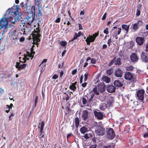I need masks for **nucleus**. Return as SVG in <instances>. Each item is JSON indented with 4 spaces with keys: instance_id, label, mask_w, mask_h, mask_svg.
I'll use <instances>...</instances> for the list:
<instances>
[{
    "instance_id": "obj_1",
    "label": "nucleus",
    "mask_w": 148,
    "mask_h": 148,
    "mask_svg": "<svg viewBox=\"0 0 148 148\" xmlns=\"http://www.w3.org/2000/svg\"><path fill=\"white\" fill-rule=\"evenodd\" d=\"M106 85L103 82L100 83L98 85L95 86L93 89L92 91L97 95H99L100 93L99 92H103L105 90Z\"/></svg>"
},
{
    "instance_id": "obj_2",
    "label": "nucleus",
    "mask_w": 148,
    "mask_h": 148,
    "mask_svg": "<svg viewBox=\"0 0 148 148\" xmlns=\"http://www.w3.org/2000/svg\"><path fill=\"white\" fill-rule=\"evenodd\" d=\"M16 11V12L9 11L8 16L6 18H10L12 20H14L15 22H18L21 19L20 16L18 14V11L17 10Z\"/></svg>"
},
{
    "instance_id": "obj_3",
    "label": "nucleus",
    "mask_w": 148,
    "mask_h": 148,
    "mask_svg": "<svg viewBox=\"0 0 148 148\" xmlns=\"http://www.w3.org/2000/svg\"><path fill=\"white\" fill-rule=\"evenodd\" d=\"M34 20V18L32 16H28L25 18V21L24 22L27 25H25L26 29H24V33L25 32V30L27 31H29L31 29V25Z\"/></svg>"
},
{
    "instance_id": "obj_4",
    "label": "nucleus",
    "mask_w": 148,
    "mask_h": 148,
    "mask_svg": "<svg viewBox=\"0 0 148 148\" xmlns=\"http://www.w3.org/2000/svg\"><path fill=\"white\" fill-rule=\"evenodd\" d=\"M95 132L99 136H102L105 133V129L102 125L101 122H98V125L95 128Z\"/></svg>"
},
{
    "instance_id": "obj_5",
    "label": "nucleus",
    "mask_w": 148,
    "mask_h": 148,
    "mask_svg": "<svg viewBox=\"0 0 148 148\" xmlns=\"http://www.w3.org/2000/svg\"><path fill=\"white\" fill-rule=\"evenodd\" d=\"M8 25V22L6 18H1L0 20V29L3 27H4V29L2 31V35H3L4 33L7 31L8 29L7 26Z\"/></svg>"
},
{
    "instance_id": "obj_6",
    "label": "nucleus",
    "mask_w": 148,
    "mask_h": 148,
    "mask_svg": "<svg viewBox=\"0 0 148 148\" xmlns=\"http://www.w3.org/2000/svg\"><path fill=\"white\" fill-rule=\"evenodd\" d=\"M114 63L115 65L120 66L121 64V58H116V57H114L109 63V66H111Z\"/></svg>"
},
{
    "instance_id": "obj_7",
    "label": "nucleus",
    "mask_w": 148,
    "mask_h": 148,
    "mask_svg": "<svg viewBox=\"0 0 148 148\" xmlns=\"http://www.w3.org/2000/svg\"><path fill=\"white\" fill-rule=\"evenodd\" d=\"M10 37L13 40H16L18 39V35L15 29L11 30L10 32Z\"/></svg>"
},
{
    "instance_id": "obj_8",
    "label": "nucleus",
    "mask_w": 148,
    "mask_h": 148,
    "mask_svg": "<svg viewBox=\"0 0 148 148\" xmlns=\"http://www.w3.org/2000/svg\"><path fill=\"white\" fill-rule=\"evenodd\" d=\"M145 91L144 90L141 89L138 90L137 92V97L138 99L141 101L144 100V93Z\"/></svg>"
},
{
    "instance_id": "obj_9",
    "label": "nucleus",
    "mask_w": 148,
    "mask_h": 148,
    "mask_svg": "<svg viewBox=\"0 0 148 148\" xmlns=\"http://www.w3.org/2000/svg\"><path fill=\"white\" fill-rule=\"evenodd\" d=\"M107 136L109 139H112L115 137V134L112 128H110L107 132Z\"/></svg>"
},
{
    "instance_id": "obj_10",
    "label": "nucleus",
    "mask_w": 148,
    "mask_h": 148,
    "mask_svg": "<svg viewBox=\"0 0 148 148\" xmlns=\"http://www.w3.org/2000/svg\"><path fill=\"white\" fill-rule=\"evenodd\" d=\"M130 59L132 62L135 63L138 61L139 58L136 53H132L130 56Z\"/></svg>"
},
{
    "instance_id": "obj_11",
    "label": "nucleus",
    "mask_w": 148,
    "mask_h": 148,
    "mask_svg": "<svg viewBox=\"0 0 148 148\" xmlns=\"http://www.w3.org/2000/svg\"><path fill=\"white\" fill-rule=\"evenodd\" d=\"M141 59L143 62H148V56L147 55V53L142 52L141 53Z\"/></svg>"
},
{
    "instance_id": "obj_12",
    "label": "nucleus",
    "mask_w": 148,
    "mask_h": 148,
    "mask_svg": "<svg viewBox=\"0 0 148 148\" xmlns=\"http://www.w3.org/2000/svg\"><path fill=\"white\" fill-rule=\"evenodd\" d=\"M93 113L95 116L96 117L97 119L101 120L103 119V112H98L96 111H95L93 112Z\"/></svg>"
},
{
    "instance_id": "obj_13",
    "label": "nucleus",
    "mask_w": 148,
    "mask_h": 148,
    "mask_svg": "<svg viewBox=\"0 0 148 148\" xmlns=\"http://www.w3.org/2000/svg\"><path fill=\"white\" fill-rule=\"evenodd\" d=\"M107 91L110 93L114 92H115L116 88L113 85H107L106 87Z\"/></svg>"
},
{
    "instance_id": "obj_14",
    "label": "nucleus",
    "mask_w": 148,
    "mask_h": 148,
    "mask_svg": "<svg viewBox=\"0 0 148 148\" xmlns=\"http://www.w3.org/2000/svg\"><path fill=\"white\" fill-rule=\"evenodd\" d=\"M123 74V72L120 68L116 69L114 73V75L116 77H121Z\"/></svg>"
},
{
    "instance_id": "obj_15",
    "label": "nucleus",
    "mask_w": 148,
    "mask_h": 148,
    "mask_svg": "<svg viewBox=\"0 0 148 148\" xmlns=\"http://www.w3.org/2000/svg\"><path fill=\"white\" fill-rule=\"evenodd\" d=\"M88 112L87 110H83L82 112V118L83 121H87L88 119Z\"/></svg>"
},
{
    "instance_id": "obj_16",
    "label": "nucleus",
    "mask_w": 148,
    "mask_h": 148,
    "mask_svg": "<svg viewBox=\"0 0 148 148\" xmlns=\"http://www.w3.org/2000/svg\"><path fill=\"white\" fill-rule=\"evenodd\" d=\"M114 98L111 96L108 97L107 100V106L108 107L112 106V104L114 102Z\"/></svg>"
},
{
    "instance_id": "obj_17",
    "label": "nucleus",
    "mask_w": 148,
    "mask_h": 148,
    "mask_svg": "<svg viewBox=\"0 0 148 148\" xmlns=\"http://www.w3.org/2000/svg\"><path fill=\"white\" fill-rule=\"evenodd\" d=\"M95 39L92 35H89V36L85 40V41L87 45H90V43L94 42Z\"/></svg>"
},
{
    "instance_id": "obj_18",
    "label": "nucleus",
    "mask_w": 148,
    "mask_h": 148,
    "mask_svg": "<svg viewBox=\"0 0 148 148\" xmlns=\"http://www.w3.org/2000/svg\"><path fill=\"white\" fill-rule=\"evenodd\" d=\"M26 64H23L22 65L20 64V62H16L15 66L16 68L18 69V70H20L21 69H23L26 67Z\"/></svg>"
},
{
    "instance_id": "obj_19",
    "label": "nucleus",
    "mask_w": 148,
    "mask_h": 148,
    "mask_svg": "<svg viewBox=\"0 0 148 148\" xmlns=\"http://www.w3.org/2000/svg\"><path fill=\"white\" fill-rule=\"evenodd\" d=\"M144 40V38L142 37H137L136 38V41L138 44L140 45H142Z\"/></svg>"
},
{
    "instance_id": "obj_20",
    "label": "nucleus",
    "mask_w": 148,
    "mask_h": 148,
    "mask_svg": "<svg viewBox=\"0 0 148 148\" xmlns=\"http://www.w3.org/2000/svg\"><path fill=\"white\" fill-rule=\"evenodd\" d=\"M113 84L115 87H121L123 86V82H121L119 80H117L114 81Z\"/></svg>"
},
{
    "instance_id": "obj_21",
    "label": "nucleus",
    "mask_w": 148,
    "mask_h": 148,
    "mask_svg": "<svg viewBox=\"0 0 148 148\" xmlns=\"http://www.w3.org/2000/svg\"><path fill=\"white\" fill-rule=\"evenodd\" d=\"M125 78L126 80H131L133 78V75L130 72H126L125 74Z\"/></svg>"
},
{
    "instance_id": "obj_22",
    "label": "nucleus",
    "mask_w": 148,
    "mask_h": 148,
    "mask_svg": "<svg viewBox=\"0 0 148 148\" xmlns=\"http://www.w3.org/2000/svg\"><path fill=\"white\" fill-rule=\"evenodd\" d=\"M39 125H40V126H38V129H40V133L42 134L45 125V122L44 121H42L41 123H39Z\"/></svg>"
},
{
    "instance_id": "obj_23",
    "label": "nucleus",
    "mask_w": 148,
    "mask_h": 148,
    "mask_svg": "<svg viewBox=\"0 0 148 148\" xmlns=\"http://www.w3.org/2000/svg\"><path fill=\"white\" fill-rule=\"evenodd\" d=\"M107 106L105 103H102L99 106V109L102 111H104L106 108H107Z\"/></svg>"
},
{
    "instance_id": "obj_24",
    "label": "nucleus",
    "mask_w": 148,
    "mask_h": 148,
    "mask_svg": "<svg viewBox=\"0 0 148 148\" xmlns=\"http://www.w3.org/2000/svg\"><path fill=\"white\" fill-rule=\"evenodd\" d=\"M130 25H127L125 24H123L122 25V28L123 29H124L126 31V33L127 34L128 33Z\"/></svg>"
},
{
    "instance_id": "obj_25",
    "label": "nucleus",
    "mask_w": 148,
    "mask_h": 148,
    "mask_svg": "<svg viewBox=\"0 0 148 148\" xmlns=\"http://www.w3.org/2000/svg\"><path fill=\"white\" fill-rule=\"evenodd\" d=\"M80 130L81 133L84 134L85 133L88 131V129L84 126L82 127L80 129Z\"/></svg>"
},
{
    "instance_id": "obj_26",
    "label": "nucleus",
    "mask_w": 148,
    "mask_h": 148,
    "mask_svg": "<svg viewBox=\"0 0 148 148\" xmlns=\"http://www.w3.org/2000/svg\"><path fill=\"white\" fill-rule=\"evenodd\" d=\"M102 79L103 81L107 83H109L110 81V78L106 76H103L102 78Z\"/></svg>"
},
{
    "instance_id": "obj_27",
    "label": "nucleus",
    "mask_w": 148,
    "mask_h": 148,
    "mask_svg": "<svg viewBox=\"0 0 148 148\" xmlns=\"http://www.w3.org/2000/svg\"><path fill=\"white\" fill-rule=\"evenodd\" d=\"M121 28H119L117 34H113V36L116 39H117L118 38L117 35L121 33Z\"/></svg>"
},
{
    "instance_id": "obj_28",
    "label": "nucleus",
    "mask_w": 148,
    "mask_h": 148,
    "mask_svg": "<svg viewBox=\"0 0 148 148\" xmlns=\"http://www.w3.org/2000/svg\"><path fill=\"white\" fill-rule=\"evenodd\" d=\"M23 9H24L26 11V12H28L30 9V6L27 5V4H25L24 5H23L22 7Z\"/></svg>"
},
{
    "instance_id": "obj_29",
    "label": "nucleus",
    "mask_w": 148,
    "mask_h": 148,
    "mask_svg": "<svg viewBox=\"0 0 148 148\" xmlns=\"http://www.w3.org/2000/svg\"><path fill=\"white\" fill-rule=\"evenodd\" d=\"M134 69V67L131 65L127 66L125 68L126 70L129 71H132Z\"/></svg>"
},
{
    "instance_id": "obj_30",
    "label": "nucleus",
    "mask_w": 148,
    "mask_h": 148,
    "mask_svg": "<svg viewBox=\"0 0 148 148\" xmlns=\"http://www.w3.org/2000/svg\"><path fill=\"white\" fill-rule=\"evenodd\" d=\"M33 36L36 38V40L38 42H39L40 40L39 39V38L41 36V35L40 33L37 34H33Z\"/></svg>"
},
{
    "instance_id": "obj_31",
    "label": "nucleus",
    "mask_w": 148,
    "mask_h": 148,
    "mask_svg": "<svg viewBox=\"0 0 148 148\" xmlns=\"http://www.w3.org/2000/svg\"><path fill=\"white\" fill-rule=\"evenodd\" d=\"M75 127L76 128H77L79 123V119L78 117H77L75 118Z\"/></svg>"
},
{
    "instance_id": "obj_32",
    "label": "nucleus",
    "mask_w": 148,
    "mask_h": 148,
    "mask_svg": "<svg viewBox=\"0 0 148 148\" xmlns=\"http://www.w3.org/2000/svg\"><path fill=\"white\" fill-rule=\"evenodd\" d=\"M113 73V70L112 69H110L107 70L106 71V73L107 75H111Z\"/></svg>"
},
{
    "instance_id": "obj_33",
    "label": "nucleus",
    "mask_w": 148,
    "mask_h": 148,
    "mask_svg": "<svg viewBox=\"0 0 148 148\" xmlns=\"http://www.w3.org/2000/svg\"><path fill=\"white\" fill-rule=\"evenodd\" d=\"M24 21H25V18L24 19L23 18H21L20 20L19 21V23L20 24L21 23L22 24H24L23 25V26L24 27V29H25V25H27L26 24H25V23H24Z\"/></svg>"
},
{
    "instance_id": "obj_34",
    "label": "nucleus",
    "mask_w": 148,
    "mask_h": 148,
    "mask_svg": "<svg viewBox=\"0 0 148 148\" xmlns=\"http://www.w3.org/2000/svg\"><path fill=\"white\" fill-rule=\"evenodd\" d=\"M24 57L23 58V61H21V60H20L19 61L20 62L22 63H25L26 61V60H29V58H27V55H26V54H24Z\"/></svg>"
},
{
    "instance_id": "obj_35",
    "label": "nucleus",
    "mask_w": 148,
    "mask_h": 148,
    "mask_svg": "<svg viewBox=\"0 0 148 148\" xmlns=\"http://www.w3.org/2000/svg\"><path fill=\"white\" fill-rule=\"evenodd\" d=\"M144 117L142 116L138 118V121L140 123H143L144 121Z\"/></svg>"
},
{
    "instance_id": "obj_36",
    "label": "nucleus",
    "mask_w": 148,
    "mask_h": 148,
    "mask_svg": "<svg viewBox=\"0 0 148 148\" xmlns=\"http://www.w3.org/2000/svg\"><path fill=\"white\" fill-rule=\"evenodd\" d=\"M27 54H26V55L29 57H32L33 58L34 56V55L35 53V52H33L32 53H30L29 52L27 51Z\"/></svg>"
},
{
    "instance_id": "obj_37",
    "label": "nucleus",
    "mask_w": 148,
    "mask_h": 148,
    "mask_svg": "<svg viewBox=\"0 0 148 148\" xmlns=\"http://www.w3.org/2000/svg\"><path fill=\"white\" fill-rule=\"evenodd\" d=\"M82 103L84 105H85L86 104H87L86 106H88V104L87 103V100L86 98H85L84 97H83L82 98Z\"/></svg>"
},
{
    "instance_id": "obj_38",
    "label": "nucleus",
    "mask_w": 148,
    "mask_h": 148,
    "mask_svg": "<svg viewBox=\"0 0 148 148\" xmlns=\"http://www.w3.org/2000/svg\"><path fill=\"white\" fill-rule=\"evenodd\" d=\"M69 88L71 90H73V91L75 90L76 89V87L75 85H74L73 84H71L70 85L69 87Z\"/></svg>"
},
{
    "instance_id": "obj_39",
    "label": "nucleus",
    "mask_w": 148,
    "mask_h": 148,
    "mask_svg": "<svg viewBox=\"0 0 148 148\" xmlns=\"http://www.w3.org/2000/svg\"><path fill=\"white\" fill-rule=\"evenodd\" d=\"M133 29L135 31H137L138 29V27L137 23H136L134 24Z\"/></svg>"
},
{
    "instance_id": "obj_40",
    "label": "nucleus",
    "mask_w": 148,
    "mask_h": 148,
    "mask_svg": "<svg viewBox=\"0 0 148 148\" xmlns=\"http://www.w3.org/2000/svg\"><path fill=\"white\" fill-rule=\"evenodd\" d=\"M60 45L63 47H65L67 44L66 42L65 41L62 40L60 42Z\"/></svg>"
},
{
    "instance_id": "obj_41",
    "label": "nucleus",
    "mask_w": 148,
    "mask_h": 148,
    "mask_svg": "<svg viewBox=\"0 0 148 148\" xmlns=\"http://www.w3.org/2000/svg\"><path fill=\"white\" fill-rule=\"evenodd\" d=\"M40 28L39 27H37L36 28V30L34 29V32L35 33H36V34H38L40 33Z\"/></svg>"
},
{
    "instance_id": "obj_42",
    "label": "nucleus",
    "mask_w": 148,
    "mask_h": 148,
    "mask_svg": "<svg viewBox=\"0 0 148 148\" xmlns=\"http://www.w3.org/2000/svg\"><path fill=\"white\" fill-rule=\"evenodd\" d=\"M41 9L40 10V8H38V16L41 18L42 16V13L41 12Z\"/></svg>"
},
{
    "instance_id": "obj_43",
    "label": "nucleus",
    "mask_w": 148,
    "mask_h": 148,
    "mask_svg": "<svg viewBox=\"0 0 148 148\" xmlns=\"http://www.w3.org/2000/svg\"><path fill=\"white\" fill-rule=\"evenodd\" d=\"M88 73L86 72L84 74L85 78L84 79V81L86 82L87 80L88 77Z\"/></svg>"
},
{
    "instance_id": "obj_44",
    "label": "nucleus",
    "mask_w": 148,
    "mask_h": 148,
    "mask_svg": "<svg viewBox=\"0 0 148 148\" xmlns=\"http://www.w3.org/2000/svg\"><path fill=\"white\" fill-rule=\"evenodd\" d=\"M5 109H6L5 112L7 113H8L10 111V110L11 109L9 107V105H7L6 106V107L5 108Z\"/></svg>"
},
{
    "instance_id": "obj_45",
    "label": "nucleus",
    "mask_w": 148,
    "mask_h": 148,
    "mask_svg": "<svg viewBox=\"0 0 148 148\" xmlns=\"http://www.w3.org/2000/svg\"><path fill=\"white\" fill-rule=\"evenodd\" d=\"M99 31H98L97 33H95V34L92 35L94 37L95 39L96 38L99 36Z\"/></svg>"
},
{
    "instance_id": "obj_46",
    "label": "nucleus",
    "mask_w": 148,
    "mask_h": 148,
    "mask_svg": "<svg viewBox=\"0 0 148 148\" xmlns=\"http://www.w3.org/2000/svg\"><path fill=\"white\" fill-rule=\"evenodd\" d=\"M96 62V61L95 59L93 58H91V64H95Z\"/></svg>"
},
{
    "instance_id": "obj_47",
    "label": "nucleus",
    "mask_w": 148,
    "mask_h": 148,
    "mask_svg": "<svg viewBox=\"0 0 148 148\" xmlns=\"http://www.w3.org/2000/svg\"><path fill=\"white\" fill-rule=\"evenodd\" d=\"M140 11L138 9H137L136 10V16H138L139 15H140Z\"/></svg>"
},
{
    "instance_id": "obj_48",
    "label": "nucleus",
    "mask_w": 148,
    "mask_h": 148,
    "mask_svg": "<svg viewBox=\"0 0 148 148\" xmlns=\"http://www.w3.org/2000/svg\"><path fill=\"white\" fill-rule=\"evenodd\" d=\"M41 0H35L36 5L39 6L40 4V1Z\"/></svg>"
},
{
    "instance_id": "obj_49",
    "label": "nucleus",
    "mask_w": 148,
    "mask_h": 148,
    "mask_svg": "<svg viewBox=\"0 0 148 148\" xmlns=\"http://www.w3.org/2000/svg\"><path fill=\"white\" fill-rule=\"evenodd\" d=\"M108 28H106L103 31V33L105 34H108L109 33V32L108 31Z\"/></svg>"
},
{
    "instance_id": "obj_50",
    "label": "nucleus",
    "mask_w": 148,
    "mask_h": 148,
    "mask_svg": "<svg viewBox=\"0 0 148 148\" xmlns=\"http://www.w3.org/2000/svg\"><path fill=\"white\" fill-rule=\"evenodd\" d=\"M58 77V75L56 74L54 75L52 77V79H56Z\"/></svg>"
},
{
    "instance_id": "obj_51",
    "label": "nucleus",
    "mask_w": 148,
    "mask_h": 148,
    "mask_svg": "<svg viewBox=\"0 0 148 148\" xmlns=\"http://www.w3.org/2000/svg\"><path fill=\"white\" fill-rule=\"evenodd\" d=\"M93 126L94 127H97L98 125V123H97V122L94 121L92 123Z\"/></svg>"
},
{
    "instance_id": "obj_52",
    "label": "nucleus",
    "mask_w": 148,
    "mask_h": 148,
    "mask_svg": "<svg viewBox=\"0 0 148 148\" xmlns=\"http://www.w3.org/2000/svg\"><path fill=\"white\" fill-rule=\"evenodd\" d=\"M60 18H57L55 21V22L56 23H59L60 22Z\"/></svg>"
},
{
    "instance_id": "obj_53",
    "label": "nucleus",
    "mask_w": 148,
    "mask_h": 148,
    "mask_svg": "<svg viewBox=\"0 0 148 148\" xmlns=\"http://www.w3.org/2000/svg\"><path fill=\"white\" fill-rule=\"evenodd\" d=\"M107 14L106 13H105V14L103 15V17L101 19L103 20H105L106 18V15Z\"/></svg>"
},
{
    "instance_id": "obj_54",
    "label": "nucleus",
    "mask_w": 148,
    "mask_h": 148,
    "mask_svg": "<svg viewBox=\"0 0 148 148\" xmlns=\"http://www.w3.org/2000/svg\"><path fill=\"white\" fill-rule=\"evenodd\" d=\"M145 51L147 53H148V43H147L145 47Z\"/></svg>"
},
{
    "instance_id": "obj_55",
    "label": "nucleus",
    "mask_w": 148,
    "mask_h": 148,
    "mask_svg": "<svg viewBox=\"0 0 148 148\" xmlns=\"http://www.w3.org/2000/svg\"><path fill=\"white\" fill-rule=\"evenodd\" d=\"M25 38L24 37H21L19 39V41L21 42H23L25 40Z\"/></svg>"
},
{
    "instance_id": "obj_56",
    "label": "nucleus",
    "mask_w": 148,
    "mask_h": 148,
    "mask_svg": "<svg viewBox=\"0 0 148 148\" xmlns=\"http://www.w3.org/2000/svg\"><path fill=\"white\" fill-rule=\"evenodd\" d=\"M77 69H75L72 71V74L73 75H75L77 73Z\"/></svg>"
},
{
    "instance_id": "obj_57",
    "label": "nucleus",
    "mask_w": 148,
    "mask_h": 148,
    "mask_svg": "<svg viewBox=\"0 0 148 148\" xmlns=\"http://www.w3.org/2000/svg\"><path fill=\"white\" fill-rule=\"evenodd\" d=\"M111 42H112L111 39V38H110L108 39V42H107L108 46H110V44Z\"/></svg>"
},
{
    "instance_id": "obj_58",
    "label": "nucleus",
    "mask_w": 148,
    "mask_h": 148,
    "mask_svg": "<svg viewBox=\"0 0 148 148\" xmlns=\"http://www.w3.org/2000/svg\"><path fill=\"white\" fill-rule=\"evenodd\" d=\"M47 59H44L42 60V62H41V63L39 65V66H40L42 65V64L43 63L46 62H47Z\"/></svg>"
},
{
    "instance_id": "obj_59",
    "label": "nucleus",
    "mask_w": 148,
    "mask_h": 148,
    "mask_svg": "<svg viewBox=\"0 0 148 148\" xmlns=\"http://www.w3.org/2000/svg\"><path fill=\"white\" fill-rule=\"evenodd\" d=\"M107 47V46L106 44H103L102 47V49H106Z\"/></svg>"
},
{
    "instance_id": "obj_60",
    "label": "nucleus",
    "mask_w": 148,
    "mask_h": 148,
    "mask_svg": "<svg viewBox=\"0 0 148 148\" xmlns=\"http://www.w3.org/2000/svg\"><path fill=\"white\" fill-rule=\"evenodd\" d=\"M78 37L77 35V33H75V35L73 38V39L76 40L77 38Z\"/></svg>"
},
{
    "instance_id": "obj_61",
    "label": "nucleus",
    "mask_w": 148,
    "mask_h": 148,
    "mask_svg": "<svg viewBox=\"0 0 148 148\" xmlns=\"http://www.w3.org/2000/svg\"><path fill=\"white\" fill-rule=\"evenodd\" d=\"M87 82H85L84 83H82V86L83 87H85L87 85Z\"/></svg>"
},
{
    "instance_id": "obj_62",
    "label": "nucleus",
    "mask_w": 148,
    "mask_h": 148,
    "mask_svg": "<svg viewBox=\"0 0 148 148\" xmlns=\"http://www.w3.org/2000/svg\"><path fill=\"white\" fill-rule=\"evenodd\" d=\"M137 23L138 25H141L143 24V22L142 21L140 20H139L137 22Z\"/></svg>"
},
{
    "instance_id": "obj_63",
    "label": "nucleus",
    "mask_w": 148,
    "mask_h": 148,
    "mask_svg": "<svg viewBox=\"0 0 148 148\" xmlns=\"http://www.w3.org/2000/svg\"><path fill=\"white\" fill-rule=\"evenodd\" d=\"M96 147L97 145L96 144H95L90 146L89 148H96Z\"/></svg>"
},
{
    "instance_id": "obj_64",
    "label": "nucleus",
    "mask_w": 148,
    "mask_h": 148,
    "mask_svg": "<svg viewBox=\"0 0 148 148\" xmlns=\"http://www.w3.org/2000/svg\"><path fill=\"white\" fill-rule=\"evenodd\" d=\"M111 147H113L110 145H108L107 146H104L103 148H111Z\"/></svg>"
}]
</instances>
